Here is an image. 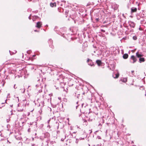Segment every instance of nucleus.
<instances>
[{
    "label": "nucleus",
    "mask_w": 146,
    "mask_h": 146,
    "mask_svg": "<svg viewBox=\"0 0 146 146\" xmlns=\"http://www.w3.org/2000/svg\"><path fill=\"white\" fill-rule=\"evenodd\" d=\"M87 62L88 63L89 65L91 66H94V64L92 60L88 59L87 61Z\"/></svg>",
    "instance_id": "f257e3e1"
},
{
    "label": "nucleus",
    "mask_w": 146,
    "mask_h": 146,
    "mask_svg": "<svg viewBox=\"0 0 146 146\" xmlns=\"http://www.w3.org/2000/svg\"><path fill=\"white\" fill-rule=\"evenodd\" d=\"M131 59L133 60L132 63H134L136 62L137 60V59L136 57L134 55H132L131 57Z\"/></svg>",
    "instance_id": "f03ea898"
},
{
    "label": "nucleus",
    "mask_w": 146,
    "mask_h": 146,
    "mask_svg": "<svg viewBox=\"0 0 146 146\" xmlns=\"http://www.w3.org/2000/svg\"><path fill=\"white\" fill-rule=\"evenodd\" d=\"M42 25V23L41 22H38L36 23V27L38 28H40Z\"/></svg>",
    "instance_id": "7ed1b4c3"
},
{
    "label": "nucleus",
    "mask_w": 146,
    "mask_h": 146,
    "mask_svg": "<svg viewBox=\"0 0 146 146\" xmlns=\"http://www.w3.org/2000/svg\"><path fill=\"white\" fill-rule=\"evenodd\" d=\"M50 6L52 7H56V3L55 2L54 3H50Z\"/></svg>",
    "instance_id": "20e7f679"
},
{
    "label": "nucleus",
    "mask_w": 146,
    "mask_h": 146,
    "mask_svg": "<svg viewBox=\"0 0 146 146\" xmlns=\"http://www.w3.org/2000/svg\"><path fill=\"white\" fill-rule=\"evenodd\" d=\"M131 10V13L136 12L137 11V9L136 8H132Z\"/></svg>",
    "instance_id": "39448f33"
},
{
    "label": "nucleus",
    "mask_w": 146,
    "mask_h": 146,
    "mask_svg": "<svg viewBox=\"0 0 146 146\" xmlns=\"http://www.w3.org/2000/svg\"><path fill=\"white\" fill-rule=\"evenodd\" d=\"M136 56L139 58H140L141 57L143 56V55L139 54V52H137L136 54Z\"/></svg>",
    "instance_id": "423d86ee"
},
{
    "label": "nucleus",
    "mask_w": 146,
    "mask_h": 146,
    "mask_svg": "<svg viewBox=\"0 0 146 146\" xmlns=\"http://www.w3.org/2000/svg\"><path fill=\"white\" fill-rule=\"evenodd\" d=\"M145 60V58H140L139 59V62L141 63L142 62H144Z\"/></svg>",
    "instance_id": "0eeeda50"
},
{
    "label": "nucleus",
    "mask_w": 146,
    "mask_h": 146,
    "mask_svg": "<svg viewBox=\"0 0 146 146\" xmlns=\"http://www.w3.org/2000/svg\"><path fill=\"white\" fill-rule=\"evenodd\" d=\"M96 62L99 66L101 65L102 64V62L101 60H97L96 61Z\"/></svg>",
    "instance_id": "6e6552de"
},
{
    "label": "nucleus",
    "mask_w": 146,
    "mask_h": 146,
    "mask_svg": "<svg viewBox=\"0 0 146 146\" xmlns=\"http://www.w3.org/2000/svg\"><path fill=\"white\" fill-rule=\"evenodd\" d=\"M123 58L124 59H126L128 58V55L127 54H125L123 55Z\"/></svg>",
    "instance_id": "1a4fd4ad"
},
{
    "label": "nucleus",
    "mask_w": 146,
    "mask_h": 146,
    "mask_svg": "<svg viewBox=\"0 0 146 146\" xmlns=\"http://www.w3.org/2000/svg\"><path fill=\"white\" fill-rule=\"evenodd\" d=\"M115 77H114L113 78H114L116 79V78H117L119 77V73H118L117 74H115Z\"/></svg>",
    "instance_id": "9d476101"
},
{
    "label": "nucleus",
    "mask_w": 146,
    "mask_h": 146,
    "mask_svg": "<svg viewBox=\"0 0 146 146\" xmlns=\"http://www.w3.org/2000/svg\"><path fill=\"white\" fill-rule=\"evenodd\" d=\"M88 124V123L86 120H85L84 122L83 125H87Z\"/></svg>",
    "instance_id": "9b49d317"
},
{
    "label": "nucleus",
    "mask_w": 146,
    "mask_h": 146,
    "mask_svg": "<svg viewBox=\"0 0 146 146\" xmlns=\"http://www.w3.org/2000/svg\"><path fill=\"white\" fill-rule=\"evenodd\" d=\"M122 82H125L127 81V79L126 78H123L122 80Z\"/></svg>",
    "instance_id": "f8f14e48"
},
{
    "label": "nucleus",
    "mask_w": 146,
    "mask_h": 146,
    "mask_svg": "<svg viewBox=\"0 0 146 146\" xmlns=\"http://www.w3.org/2000/svg\"><path fill=\"white\" fill-rule=\"evenodd\" d=\"M131 26L133 27L134 28L135 27V24L133 23H131Z\"/></svg>",
    "instance_id": "ddd939ff"
},
{
    "label": "nucleus",
    "mask_w": 146,
    "mask_h": 146,
    "mask_svg": "<svg viewBox=\"0 0 146 146\" xmlns=\"http://www.w3.org/2000/svg\"><path fill=\"white\" fill-rule=\"evenodd\" d=\"M133 38L134 40H136L137 39V37L136 36H133Z\"/></svg>",
    "instance_id": "4468645a"
},
{
    "label": "nucleus",
    "mask_w": 146,
    "mask_h": 146,
    "mask_svg": "<svg viewBox=\"0 0 146 146\" xmlns=\"http://www.w3.org/2000/svg\"><path fill=\"white\" fill-rule=\"evenodd\" d=\"M101 32H102L103 33H104L105 32V31L103 29H102L101 30Z\"/></svg>",
    "instance_id": "2eb2a0df"
},
{
    "label": "nucleus",
    "mask_w": 146,
    "mask_h": 146,
    "mask_svg": "<svg viewBox=\"0 0 146 146\" xmlns=\"http://www.w3.org/2000/svg\"><path fill=\"white\" fill-rule=\"evenodd\" d=\"M96 21L97 22H98V21H99V19H98V18L96 19Z\"/></svg>",
    "instance_id": "dca6fc26"
},
{
    "label": "nucleus",
    "mask_w": 146,
    "mask_h": 146,
    "mask_svg": "<svg viewBox=\"0 0 146 146\" xmlns=\"http://www.w3.org/2000/svg\"><path fill=\"white\" fill-rule=\"evenodd\" d=\"M1 70H2L0 68V72L1 71Z\"/></svg>",
    "instance_id": "f3484780"
},
{
    "label": "nucleus",
    "mask_w": 146,
    "mask_h": 146,
    "mask_svg": "<svg viewBox=\"0 0 146 146\" xmlns=\"http://www.w3.org/2000/svg\"><path fill=\"white\" fill-rule=\"evenodd\" d=\"M35 32H37L38 31L36 30H35Z\"/></svg>",
    "instance_id": "a211bd4d"
},
{
    "label": "nucleus",
    "mask_w": 146,
    "mask_h": 146,
    "mask_svg": "<svg viewBox=\"0 0 146 146\" xmlns=\"http://www.w3.org/2000/svg\"><path fill=\"white\" fill-rule=\"evenodd\" d=\"M139 29L140 30H141V28H139Z\"/></svg>",
    "instance_id": "6ab92c4d"
},
{
    "label": "nucleus",
    "mask_w": 146,
    "mask_h": 146,
    "mask_svg": "<svg viewBox=\"0 0 146 146\" xmlns=\"http://www.w3.org/2000/svg\"><path fill=\"white\" fill-rule=\"evenodd\" d=\"M33 56H35V55H33Z\"/></svg>",
    "instance_id": "aec40b11"
}]
</instances>
